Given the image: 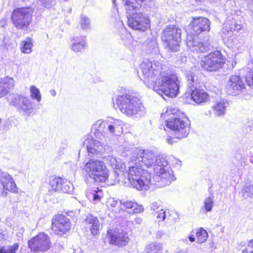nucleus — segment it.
I'll return each mask as SVG.
<instances>
[{"mask_svg":"<svg viewBox=\"0 0 253 253\" xmlns=\"http://www.w3.org/2000/svg\"><path fill=\"white\" fill-rule=\"evenodd\" d=\"M143 81L148 87L158 94L170 97L179 93L180 82L176 75L159 61L146 60L141 64Z\"/></svg>","mask_w":253,"mask_h":253,"instance_id":"obj_1","label":"nucleus"},{"mask_svg":"<svg viewBox=\"0 0 253 253\" xmlns=\"http://www.w3.org/2000/svg\"><path fill=\"white\" fill-rule=\"evenodd\" d=\"M113 174L114 179L112 184L119 183L125 186L132 187L139 190H146L149 188L150 173L141 168L130 166L128 170H126L124 165L115 169Z\"/></svg>","mask_w":253,"mask_h":253,"instance_id":"obj_2","label":"nucleus"},{"mask_svg":"<svg viewBox=\"0 0 253 253\" xmlns=\"http://www.w3.org/2000/svg\"><path fill=\"white\" fill-rule=\"evenodd\" d=\"M210 24L209 19L205 17H199L193 19L189 26L191 34H188L186 39L187 46L191 52L203 53L209 49V37L202 40L197 36L202 33L209 32Z\"/></svg>","mask_w":253,"mask_h":253,"instance_id":"obj_3","label":"nucleus"},{"mask_svg":"<svg viewBox=\"0 0 253 253\" xmlns=\"http://www.w3.org/2000/svg\"><path fill=\"white\" fill-rule=\"evenodd\" d=\"M152 0H123L127 13V24L135 30L144 31L149 27L148 17L142 14L141 4Z\"/></svg>","mask_w":253,"mask_h":253,"instance_id":"obj_4","label":"nucleus"},{"mask_svg":"<svg viewBox=\"0 0 253 253\" xmlns=\"http://www.w3.org/2000/svg\"><path fill=\"white\" fill-rule=\"evenodd\" d=\"M152 167L154 174L152 179L150 175V185H155L158 187H164L169 185L175 179L172 171L169 169V166L166 157L159 156L156 157Z\"/></svg>","mask_w":253,"mask_h":253,"instance_id":"obj_5","label":"nucleus"},{"mask_svg":"<svg viewBox=\"0 0 253 253\" xmlns=\"http://www.w3.org/2000/svg\"><path fill=\"white\" fill-rule=\"evenodd\" d=\"M120 111L131 118H139L145 113L143 105L137 97L130 94L119 95L116 100Z\"/></svg>","mask_w":253,"mask_h":253,"instance_id":"obj_6","label":"nucleus"},{"mask_svg":"<svg viewBox=\"0 0 253 253\" xmlns=\"http://www.w3.org/2000/svg\"><path fill=\"white\" fill-rule=\"evenodd\" d=\"M107 123L108 119L106 121L98 120L93 125L92 130H95L94 138L86 139L84 143L89 155L101 153L105 150V145L101 141L104 139L105 135L107 133Z\"/></svg>","mask_w":253,"mask_h":253,"instance_id":"obj_7","label":"nucleus"},{"mask_svg":"<svg viewBox=\"0 0 253 253\" xmlns=\"http://www.w3.org/2000/svg\"><path fill=\"white\" fill-rule=\"evenodd\" d=\"M99 154L95 153L93 155H89L88 154L90 158L87 162L84 163V170L86 175L94 182H104L109 177L108 170L105 163L100 160L91 158Z\"/></svg>","mask_w":253,"mask_h":253,"instance_id":"obj_8","label":"nucleus"},{"mask_svg":"<svg viewBox=\"0 0 253 253\" xmlns=\"http://www.w3.org/2000/svg\"><path fill=\"white\" fill-rule=\"evenodd\" d=\"M33 11L30 7L14 9L11 14V20L14 27L22 30H27L31 23Z\"/></svg>","mask_w":253,"mask_h":253,"instance_id":"obj_9","label":"nucleus"},{"mask_svg":"<svg viewBox=\"0 0 253 253\" xmlns=\"http://www.w3.org/2000/svg\"><path fill=\"white\" fill-rule=\"evenodd\" d=\"M163 33L162 39L169 49L173 52L178 51L181 40V30L175 25H170L163 30Z\"/></svg>","mask_w":253,"mask_h":253,"instance_id":"obj_10","label":"nucleus"},{"mask_svg":"<svg viewBox=\"0 0 253 253\" xmlns=\"http://www.w3.org/2000/svg\"><path fill=\"white\" fill-rule=\"evenodd\" d=\"M155 158L153 151L137 148L132 151L131 162L135 165L134 167L144 169L143 166L147 168L153 166Z\"/></svg>","mask_w":253,"mask_h":253,"instance_id":"obj_11","label":"nucleus"},{"mask_svg":"<svg viewBox=\"0 0 253 253\" xmlns=\"http://www.w3.org/2000/svg\"><path fill=\"white\" fill-rule=\"evenodd\" d=\"M187 86L192 90L191 96L197 104L206 101L208 98V94L204 90L196 89L198 78L194 73L188 71L186 73Z\"/></svg>","mask_w":253,"mask_h":253,"instance_id":"obj_12","label":"nucleus"},{"mask_svg":"<svg viewBox=\"0 0 253 253\" xmlns=\"http://www.w3.org/2000/svg\"><path fill=\"white\" fill-rule=\"evenodd\" d=\"M8 101L11 105L27 116H30L33 112V104L28 97L18 94H12Z\"/></svg>","mask_w":253,"mask_h":253,"instance_id":"obj_13","label":"nucleus"},{"mask_svg":"<svg viewBox=\"0 0 253 253\" xmlns=\"http://www.w3.org/2000/svg\"><path fill=\"white\" fill-rule=\"evenodd\" d=\"M167 126L172 130L173 135L177 139H181L187 136L189 127L187 123L178 118H172L166 121Z\"/></svg>","mask_w":253,"mask_h":253,"instance_id":"obj_14","label":"nucleus"},{"mask_svg":"<svg viewBox=\"0 0 253 253\" xmlns=\"http://www.w3.org/2000/svg\"><path fill=\"white\" fill-rule=\"evenodd\" d=\"M50 240L48 236L41 233L28 241L29 248L34 253L44 252L49 249Z\"/></svg>","mask_w":253,"mask_h":253,"instance_id":"obj_15","label":"nucleus"},{"mask_svg":"<svg viewBox=\"0 0 253 253\" xmlns=\"http://www.w3.org/2000/svg\"><path fill=\"white\" fill-rule=\"evenodd\" d=\"M70 219L63 214H57L51 221V230L56 235L63 236L71 229Z\"/></svg>","mask_w":253,"mask_h":253,"instance_id":"obj_16","label":"nucleus"},{"mask_svg":"<svg viewBox=\"0 0 253 253\" xmlns=\"http://www.w3.org/2000/svg\"><path fill=\"white\" fill-rule=\"evenodd\" d=\"M202 68L207 71H214L221 66V53L215 50L205 56L201 63Z\"/></svg>","mask_w":253,"mask_h":253,"instance_id":"obj_17","label":"nucleus"},{"mask_svg":"<svg viewBox=\"0 0 253 253\" xmlns=\"http://www.w3.org/2000/svg\"><path fill=\"white\" fill-rule=\"evenodd\" d=\"M224 28L227 31L239 32L243 28V17L237 11L227 13Z\"/></svg>","mask_w":253,"mask_h":253,"instance_id":"obj_18","label":"nucleus"},{"mask_svg":"<svg viewBox=\"0 0 253 253\" xmlns=\"http://www.w3.org/2000/svg\"><path fill=\"white\" fill-rule=\"evenodd\" d=\"M245 89L243 80L238 76H231L225 85L226 92L232 95H236Z\"/></svg>","mask_w":253,"mask_h":253,"instance_id":"obj_19","label":"nucleus"},{"mask_svg":"<svg viewBox=\"0 0 253 253\" xmlns=\"http://www.w3.org/2000/svg\"><path fill=\"white\" fill-rule=\"evenodd\" d=\"M106 237L108 238L110 244L119 247L125 246L129 241L126 233L120 232L117 229L108 230Z\"/></svg>","mask_w":253,"mask_h":253,"instance_id":"obj_20","label":"nucleus"},{"mask_svg":"<svg viewBox=\"0 0 253 253\" xmlns=\"http://www.w3.org/2000/svg\"><path fill=\"white\" fill-rule=\"evenodd\" d=\"M123 122L112 117L108 118L107 133L111 135H119L122 131Z\"/></svg>","mask_w":253,"mask_h":253,"instance_id":"obj_21","label":"nucleus"},{"mask_svg":"<svg viewBox=\"0 0 253 253\" xmlns=\"http://www.w3.org/2000/svg\"><path fill=\"white\" fill-rule=\"evenodd\" d=\"M0 182L3 188L11 192H17V187L12 177L7 172L0 170Z\"/></svg>","mask_w":253,"mask_h":253,"instance_id":"obj_22","label":"nucleus"},{"mask_svg":"<svg viewBox=\"0 0 253 253\" xmlns=\"http://www.w3.org/2000/svg\"><path fill=\"white\" fill-rule=\"evenodd\" d=\"M86 224L89 225L90 230L92 235L98 234L100 227V224L97 217L92 215H87L84 220Z\"/></svg>","mask_w":253,"mask_h":253,"instance_id":"obj_23","label":"nucleus"},{"mask_svg":"<svg viewBox=\"0 0 253 253\" xmlns=\"http://www.w3.org/2000/svg\"><path fill=\"white\" fill-rule=\"evenodd\" d=\"M14 85L13 79L9 77L0 81V98L4 96L13 88Z\"/></svg>","mask_w":253,"mask_h":253,"instance_id":"obj_24","label":"nucleus"},{"mask_svg":"<svg viewBox=\"0 0 253 253\" xmlns=\"http://www.w3.org/2000/svg\"><path fill=\"white\" fill-rule=\"evenodd\" d=\"M121 205L126 209L129 210L128 212L131 213H139L142 212L144 208L142 205H138L134 201H121Z\"/></svg>","mask_w":253,"mask_h":253,"instance_id":"obj_25","label":"nucleus"},{"mask_svg":"<svg viewBox=\"0 0 253 253\" xmlns=\"http://www.w3.org/2000/svg\"><path fill=\"white\" fill-rule=\"evenodd\" d=\"M87 47L84 37H81L73 39L71 49L74 52H81Z\"/></svg>","mask_w":253,"mask_h":253,"instance_id":"obj_26","label":"nucleus"},{"mask_svg":"<svg viewBox=\"0 0 253 253\" xmlns=\"http://www.w3.org/2000/svg\"><path fill=\"white\" fill-rule=\"evenodd\" d=\"M63 180L64 179L60 177L51 176L49 184L52 188L51 191H60Z\"/></svg>","mask_w":253,"mask_h":253,"instance_id":"obj_27","label":"nucleus"},{"mask_svg":"<svg viewBox=\"0 0 253 253\" xmlns=\"http://www.w3.org/2000/svg\"><path fill=\"white\" fill-rule=\"evenodd\" d=\"M33 46L32 39L30 37H28L25 40L22 42L21 51L22 53L29 54L32 51Z\"/></svg>","mask_w":253,"mask_h":253,"instance_id":"obj_28","label":"nucleus"},{"mask_svg":"<svg viewBox=\"0 0 253 253\" xmlns=\"http://www.w3.org/2000/svg\"><path fill=\"white\" fill-rule=\"evenodd\" d=\"M162 246L161 243H153L147 246L146 252L147 253H159Z\"/></svg>","mask_w":253,"mask_h":253,"instance_id":"obj_29","label":"nucleus"},{"mask_svg":"<svg viewBox=\"0 0 253 253\" xmlns=\"http://www.w3.org/2000/svg\"><path fill=\"white\" fill-rule=\"evenodd\" d=\"M243 196L245 199L253 197V181L246 184L243 189Z\"/></svg>","mask_w":253,"mask_h":253,"instance_id":"obj_30","label":"nucleus"},{"mask_svg":"<svg viewBox=\"0 0 253 253\" xmlns=\"http://www.w3.org/2000/svg\"><path fill=\"white\" fill-rule=\"evenodd\" d=\"M80 24L83 30H87L90 28V20L88 17L84 14L81 15Z\"/></svg>","mask_w":253,"mask_h":253,"instance_id":"obj_31","label":"nucleus"},{"mask_svg":"<svg viewBox=\"0 0 253 253\" xmlns=\"http://www.w3.org/2000/svg\"><path fill=\"white\" fill-rule=\"evenodd\" d=\"M19 248L18 243H15L13 245L6 247H0V253H16Z\"/></svg>","mask_w":253,"mask_h":253,"instance_id":"obj_32","label":"nucleus"},{"mask_svg":"<svg viewBox=\"0 0 253 253\" xmlns=\"http://www.w3.org/2000/svg\"><path fill=\"white\" fill-rule=\"evenodd\" d=\"M197 242L202 243L205 242L208 238L207 232L203 228H200L196 232Z\"/></svg>","mask_w":253,"mask_h":253,"instance_id":"obj_33","label":"nucleus"},{"mask_svg":"<svg viewBox=\"0 0 253 253\" xmlns=\"http://www.w3.org/2000/svg\"><path fill=\"white\" fill-rule=\"evenodd\" d=\"M108 163L114 169V170L117 169L118 168H120L122 166H124V165L122 164L120 159H117L116 157L112 156L109 157Z\"/></svg>","mask_w":253,"mask_h":253,"instance_id":"obj_34","label":"nucleus"},{"mask_svg":"<svg viewBox=\"0 0 253 253\" xmlns=\"http://www.w3.org/2000/svg\"><path fill=\"white\" fill-rule=\"evenodd\" d=\"M30 95L32 99H36L38 102L41 100V94L40 90L35 86L30 87Z\"/></svg>","mask_w":253,"mask_h":253,"instance_id":"obj_35","label":"nucleus"},{"mask_svg":"<svg viewBox=\"0 0 253 253\" xmlns=\"http://www.w3.org/2000/svg\"><path fill=\"white\" fill-rule=\"evenodd\" d=\"M73 189L74 187L73 184L64 179L63 184H62V186H61L60 191L66 193H71L73 191Z\"/></svg>","mask_w":253,"mask_h":253,"instance_id":"obj_36","label":"nucleus"},{"mask_svg":"<svg viewBox=\"0 0 253 253\" xmlns=\"http://www.w3.org/2000/svg\"><path fill=\"white\" fill-rule=\"evenodd\" d=\"M213 195L211 194L204 201V208L207 212L210 211L212 210L213 205Z\"/></svg>","mask_w":253,"mask_h":253,"instance_id":"obj_37","label":"nucleus"},{"mask_svg":"<svg viewBox=\"0 0 253 253\" xmlns=\"http://www.w3.org/2000/svg\"><path fill=\"white\" fill-rule=\"evenodd\" d=\"M38 3L43 7L50 8L55 4V0H38Z\"/></svg>","mask_w":253,"mask_h":253,"instance_id":"obj_38","label":"nucleus"},{"mask_svg":"<svg viewBox=\"0 0 253 253\" xmlns=\"http://www.w3.org/2000/svg\"><path fill=\"white\" fill-rule=\"evenodd\" d=\"M212 110L215 116H220L221 115V102H216L212 107Z\"/></svg>","mask_w":253,"mask_h":253,"instance_id":"obj_39","label":"nucleus"},{"mask_svg":"<svg viewBox=\"0 0 253 253\" xmlns=\"http://www.w3.org/2000/svg\"><path fill=\"white\" fill-rule=\"evenodd\" d=\"M121 205V201L115 200L114 198H110L107 202V205L108 208L113 210L114 208H118Z\"/></svg>","mask_w":253,"mask_h":253,"instance_id":"obj_40","label":"nucleus"},{"mask_svg":"<svg viewBox=\"0 0 253 253\" xmlns=\"http://www.w3.org/2000/svg\"><path fill=\"white\" fill-rule=\"evenodd\" d=\"M155 216L158 219L159 222L163 221L166 218V211H164L163 209H161L158 211H156Z\"/></svg>","mask_w":253,"mask_h":253,"instance_id":"obj_41","label":"nucleus"},{"mask_svg":"<svg viewBox=\"0 0 253 253\" xmlns=\"http://www.w3.org/2000/svg\"><path fill=\"white\" fill-rule=\"evenodd\" d=\"M223 60L222 58V68H226L229 70L233 68L235 65V62L233 61V59L232 58H230L229 60H227L226 62H223Z\"/></svg>","mask_w":253,"mask_h":253,"instance_id":"obj_42","label":"nucleus"},{"mask_svg":"<svg viewBox=\"0 0 253 253\" xmlns=\"http://www.w3.org/2000/svg\"><path fill=\"white\" fill-rule=\"evenodd\" d=\"M246 82L250 87L253 88V69L251 70L247 74Z\"/></svg>","mask_w":253,"mask_h":253,"instance_id":"obj_43","label":"nucleus"},{"mask_svg":"<svg viewBox=\"0 0 253 253\" xmlns=\"http://www.w3.org/2000/svg\"><path fill=\"white\" fill-rule=\"evenodd\" d=\"M177 109L174 108H172L171 107H168L167 108L166 111L162 114V117H166L167 116H169L171 114L174 115L175 113L177 112Z\"/></svg>","mask_w":253,"mask_h":253,"instance_id":"obj_44","label":"nucleus"},{"mask_svg":"<svg viewBox=\"0 0 253 253\" xmlns=\"http://www.w3.org/2000/svg\"><path fill=\"white\" fill-rule=\"evenodd\" d=\"M235 157L237 160L239 161L240 166L239 167L240 168L243 167L245 164V158H243L240 154H237Z\"/></svg>","mask_w":253,"mask_h":253,"instance_id":"obj_45","label":"nucleus"},{"mask_svg":"<svg viewBox=\"0 0 253 253\" xmlns=\"http://www.w3.org/2000/svg\"><path fill=\"white\" fill-rule=\"evenodd\" d=\"M151 210L153 211H156L159 210L160 205L157 202L153 203L151 205Z\"/></svg>","mask_w":253,"mask_h":253,"instance_id":"obj_46","label":"nucleus"},{"mask_svg":"<svg viewBox=\"0 0 253 253\" xmlns=\"http://www.w3.org/2000/svg\"><path fill=\"white\" fill-rule=\"evenodd\" d=\"M93 200L94 201L99 200L101 198V196L96 192L94 191L92 193Z\"/></svg>","mask_w":253,"mask_h":253,"instance_id":"obj_47","label":"nucleus"},{"mask_svg":"<svg viewBox=\"0 0 253 253\" xmlns=\"http://www.w3.org/2000/svg\"><path fill=\"white\" fill-rule=\"evenodd\" d=\"M175 138H176L175 137V138H174L171 137L170 136H168V138H167V141L169 144L172 145L173 143L175 142V141H174V139Z\"/></svg>","mask_w":253,"mask_h":253,"instance_id":"obj_48","label":"nucleus"},{"mask_svg":"<svg viewBox=\"0 0 253 253\" xmlns=\"http://www.w3.org/2000/svg\"><path fill=\"white\" fill-rule=\"evenodd\" d=\"M134 222H135V224H137L138 225H140L143 222V219L140 217H137L135 218Z\"/></svg>","mask_w":253,"mask_h":253,"instance_id":"obj_49","label":"nucleus"},{"mask_svg":"<svg viewBox=\"0 0 253 253\" xmlns=\"http://www.w3.org/2000/svg\"><path fill=\"white\" fill-rule=\"evenodd\" d=\"M229 105V102L226 100H222V110L226 107H228ZM223 113V111H222V114Z\"/></svg>","mask_w":253,"mask_h":253,"instance_id":"obj_50","label":"nucleus"},{"mask_svg":"<svg viewBox=\"0 0 253 253\" xmlns=\"http://www.w3.org/2000/svg\"><path fill=\"white\" fill-rule=\"evenodd\" d=\"M165 235V232L163 230H159L157 233V238H160Z\"/></svg>","mask_w":253,"mask_h":253,"instance_id":"obj_51","label":"nucleus"},{"mask_svg":"<svg viewBox=\"0 0 253 253\" xmlns=\"http://www.w3.org/2000/svg\"><path fill=\"white\" fill-rule=\"evenodd\" d=\"M188 239L191 242H193L195 240V238L194 235H189L188 237Z\"/></svg>","mask_w":253,"mask_h":253,"instance_id":"obj_52","label":"nucleus"},{"mask_svg":"<svg viewBox=\"0 0 253 253\" xmlns=\"http://www.w3.org/2000/svg\"><path fill=\"white\" fill-rule=\"evenodd\" d=\"M49 92H50V94L53 96H55L56 94V91L54 90V89H51L50 91H49Z\"/></svg>","mask_w":253,"mask_h":253,"instance_id":"obj_53","label":"nucleus"},{"mask_svg":"<svg viewBox=\"0 0 253 253\" xmlns=\"http://www.w3.org/2000/svg\"><path fill=\"white\" fill-rule=\"evenodd\" d=\"M248 246L253 248V239L249 242Z\"/></svg>","mask_w":253,"mask_h":253,"instance_id":"obj_54","label":"nucleus"},{"mask_svg":"<svg viewBox=\"0 0 253 253\" xmlns=\"http://www.w3.org/2000/svg\"><path fill=\"white\" fill-rule=\"evenodd\" d=\"M178 253H189L188 252V251L187 250H185V251H180L178 252Z\"/></svg>","mask_w":253,"mask_h":253,"instance_id":"obj_55","label":"nucleus"},{"mask_svg":"<svg viewBox=\"0 0 253 253\" xmlns=\"http://www.w3.org/2000/svg\"><path fill=\"white\" fill-rule=\"evenodd\" d=\"M242 253H249V252L248 251V249H245L243 251Z\"/></svg>","mask_w":253,"mask_h":253,"instance_id":"obj_56","label":"nucleus"},{"mask_svg":"<svg viewBox=\"0 0 253 253\" xmlns=\"http://www.w3.org/2000/svg\"><path fill=\"white\" fill-rule=\"evenodd\" d=\"M112 2H113V4L115 5V6H116V0H112Z\"/></svg>","mask_w":253,"mask_h":253,"instance_id":"obj_57","label":"nucleus"},{"mask_svg":"<svg viewBox=\"0 0 253 253\" xmlns=\"http://www.w3.org/2000/svg\"><path fill=\"white\" fill-rule=\"evenodd\" d=\"M249 253H253V251H250Z\"/></svg>","mask_w":253,"mask_h":253,"instance_id":"obj_58","label":"nucleus"},{"mask_svg":"<svg viewBox=\"0 0 253 253\" xmlns=\"http://www.w3.org/2000/svg\"><path fill=\"white\" fill-rule=\"evenodd\" d=\"M1 119L0 118V123H1Z\"/></svg>","mask_w":253,"mask_h":253,"instance_id":"obj_59","label":"nucleus"}]
</instances>
